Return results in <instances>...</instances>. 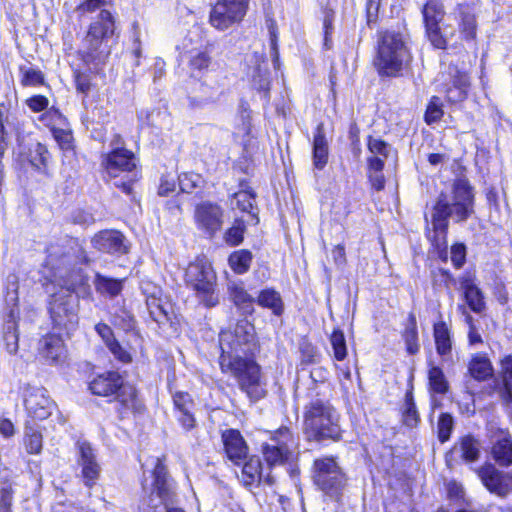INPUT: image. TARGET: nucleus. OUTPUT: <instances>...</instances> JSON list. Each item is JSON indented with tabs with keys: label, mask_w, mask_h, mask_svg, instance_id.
Returning a JSON list of instances; mask_svg holds the SVG:
<instances>
[{
	"label": "nucleus",
	"mask_w": 512,
	"mask_h": 512,
	"mask_svg": "<svg viewBox=\"0 0 512 512\" xmlns=\"http://www.w3.org/2000/svg\"><path fill=\"white\" fill-rule=\"evenodd\" d=\"M228 294L229 299L242 313L252 314L254 312L255 298L248 293L243 282H230Z\"/></svg>",
	"instance_id": "26"
},
{
	"label": "nucleus",
	"mask_w": 512,
	"mask_h": 512,
	"mask_svg": "<svg viewBox=\"0 0 512 512\" xmlns=\"http://www.w3.org/2000/svg\"><path fill=\"white\" fill-rule=\"evenodd\" d=\"M92 246L100 252L122 255L127 253L128 247L125 237L116 230H103L91 239Z\"/></svg>",
	"instance_id": "17"
},
{
	"label": "nucleus",
	"mask_w": 512,
	"mask_h": 512,
	"mask_svg": "<svg viewBox=\"0 0 512 512\" xmlns=\"http://www.w3.org/2000/svg\"><path fill=\"white\" fill-rule=\"evenodd\" d=\"M108 4L107 0H83L75 9L80 16L94 13L96 10L104 9Z\"/></svg>",
	"instance_id": "53"
},
{
	"label": "nucleus",
	"mask_w": 512,
	"mask_h": 512,
	"mask_svg": "<svg viewBox=\"0 0 512 512\" xmlns=\"http://www.w3.org/2000/svg\"><path fill=\"white\" fill-rule=\"evenodd\" d=\"M242 479L246 486L261 482L271 486L275 482L273 476L269 473L266 475L263 473L262 463L259 457L256 456L250 457L249 460L245 462L242 469Z\"/></svg>",
	"instance_id": "23"
},
{
	"label": "nucleus",
	"mask_w": 512,
	"mask_h": 512,
	"mask_svg": "<svg viewBox=\"0 0 512 512\" xmlns=\"http://www.w3.org/2000/svg\"><path fill=\"white\" fill-rule=\"evenodd\" d=\"M466 260V247L464 244H455L451 247V261L455 268H461Z\"/></svg>",
	"instance_id": "57"
},
{
	"label": "nucleus",
	"mask_w": 512,
	"mask_h": 512,
	"mask_svg": "<svg viewBox=\"0 0 512 512\" xmlns=\"http://www.w3.org/2000/svg\"><path fill=\"white\" fill-rule=\"evenodd\" d=\"M219 344L222 372L231 374L252 402L264 398L267 390L260 366L248 358L257 348L254 326L247 320H240L233 328L220 333Z\"/></svg>",
	"instance_id": "1"
},
{
	"label": "nucleus",
	"mask_w": 512,
	"mask_h": 512,
	"mask_svg": "<svg viewBox=\"0 0 512 512\" xmlns=\"http://www.w3.org/2000/svg\"><path fill=\"white\" fill-rule=\"evenodd\" d=\"M461 289L469 308L475 313H482L485 309L484 296L481 289L470 277H464L460 281Z\"/></svg>",
	"instance_id": "28"
},
{
	"label": "nucleus",
	"mask_w": 512,
	"mask_h": 512,
	"mask_svg": "<svg viewBox=\"0 0 512 512\" xmlns=\"http://www.w3.org/2000/svg\"><path fill=\"white\" fill-rule=\"evenodd\" d=\"M12 486L7 481L0 480V512H12Z\"/></svg>",
	"instance_id": "51"
},
{
	"label": "nucleus",
	"mask_w": 512,
	"mask_h": 512,
	"mask_svg": "<svg viewBox=\"0 0 512 512\" xmlns=\"http://www.w3.org/2000/svg\"><path fill=\"white\" fill-rule=\"evenodd\" d=\"M17 318H18V311H16L15 309H11L7 316V319L5 320V323H4L3 337H6L11 334H18Z\"/></svg>",
	"instance_id": "58"
},
{
	"label": "nucleus",
	"mask_w": 512,
	"mask_h": 512,
	"mask_svg": "<svg viewBox=\"0 0 512 512\" xmlns=\"http://www.w3.org/2000/svg\"><path fill=\"white\" fill-rule=\"evenodd\" d=\"M25 102L29 109L35 113L43 112L47 110L49 106L48 98L43 95L32 96Z\"/></svg>",
	"instance_id": "56"
},
{
	"label": "nucleus",
	"mask_w": 512,
	"mask_h": 512,
	"mask_svg": "<svg viewBox=\"0 0 512 512\" xmlns=\"http://www.w3.org/2000/svg\"><path fill=\"white\" fill-rule=\"evenodd\" d=\"M492 455L500 466L512 465V438L508 433L501 432L493 444Z\"/></svg>",
	"instance_id": "29"
},
{
	"label": "nucleus",
	"mask_w": 512,
	"mask_h": 512,
	"mask_svg": "<svg viewBox=\"0 0 512 512\" xmlns=\"http://www.w3.org/2000/svg\"><path fill=\"white\" fill-rule=\"evenodd\" d=\"M116 30L115 17L109 10L102 9L91 21L84 39L89 51L91 53L99 51L114 37Z\"/></svg>",
	"instance_id": "12"
},
{
	"label": "nucleus",
	"mask_w": 512,
	"mask_h": 512,
	"mask_svg": "<svg viewBox=\"0 0 512 512\" xmlns=\"http://www.w3.org/2000/svg\"><path fill=\"white\" fill-rule=\"evenodd\" d=\"M62 119V114L55 108L45 110L39 120L44 122L46 126H54Z\"/></svg>",
	"instance_id": "59"
},
{
	"label": "nucleus",
	"mask_w": 512,
	"mask_h": 512,
	"mask_svg": "<svg viewBox=\"0 0 512 512\" xmlns=\"http://www.w3.org/2000/svg\"><path fill=\"white\" fill-rule=\"evenodd\" d=\"M330 343L333 348L335 359L338 361L344 360L347 355L344 333L341 330H334L330 337Z\"/></svg>",
	"instance_id": "47"
},
{
	"label": "nucleus",
	"mask_w": 512,
	"mask_h": 512,
	"mask_svg": "<svg viewBox=\"0 0 512 512\" xmlns=\"http://www.w3.org/2000/svg\"><path fill=\"white\" fill-rule=\"evenodd\" d=\"M234 198L236 200L237 207L244 211L248 212L253 218L256 219V223L258 222V218L256 214L253 213V204L255 200V195L252 191L242 190L235 193Z\"/></svg>",
	"instance_id": "46"
},
{
	"label": "nucleus",
	"mask_w": 512,
	"mask_h": 512,
	"mask_svg": "<svg viewBox=\"0 0 512 512\" xmlns=\"http://www.w3.org/2000/svg\"><path fill=\"white\" fill-rule=\"evenodd\" d=\"M223 215L224 211L218 204L203 201L194 209V222L198 230L212 237L222 228Z\"/></svg>",
	"instance_id": "15"
},
{
	"label": "nucleus",
	"mask_w": 512,
	"mask_h": 512,
	"mask_svg": "<svg viewBox=\"0 0 512 512\" xmlns=\"http://www.w3.org/2000/svg\"><path fill=\"white\" fill-rule=\"evenodd\" d=\"M123 281L113 278H108L103 275L97 274L95 279V287L101 294L109 295L110 297H116L123 289Z\"/></svg>",
	"instance_id": "37"
},
{
	"label": "nucleus",
	"mask_w": 512,
	"mask_h": 512,
	"mask_svg": "<svg viewBox=\"0 0 512 512\" xmlns=\"http://www.w3.org/2000/svg\"><path fill=\"white\" fill-rule=\"evenodd\" d=\"M421 12L429 41L436 48H445L446 39L442 36L439 27L445 15L442 2L440 0H428L423 5Z\"/></svg>",
	"instance_id": "14"
},
{
	"label": "nucleus",
	"mask_w": 512,
	"mask_h": 512,
	"mask_svg": "<svg viewBox=\"0 0 512 512\" xmlns=\"http://www.w3.org/2000/svg\"><path fill=\"white\" fill-rule=\"evenodd\" d=\"M411 54L400 32L387 30L378 40L374 66L380 76L398 77L409 65Z\"/></svg>",
	"instance_id": "3"
},
{
	"label": "nucleus",
	"mask_w": 512,
	"mask_h": 512,
	"mask_svg": "<svg viewBox=\"0 0 512 512\" xmlns=\"http://www.w3.org/2000/svg\"><path fill=\"white\" fill-rule=\"evenodd\" d=\"M173 403L178 413L192 411L194 407L191 396L185 392H175L173 394Z\"/></svg>",
	"instance_id": "54"
},
{
	"label": "nucleus",
	"mask_w": 512,
	"mask_h": 512,
	"mask_svg": "<svg viewBox=\"0 0 512 512\" xmlns=\"http://www.w3.org/2000/svg\"><path fill=\"white\" fill-rule=\"evenodd\" d=\"M141 291L145 297L147 311L151 319L159 325L171 322L172 305L167 297L163 295L161 287L150 281H143Z\"/></svg>",
	"instance_id": "13"
},
{
	"label": "nucleus",
	"mask_w": 512,
	"mask_h": 512,
	"mask_svg": "<svg viewBox=\"0 0 512 512\" xmlns=\"http://www.w3.org/2000/svg\"><path fill=\"white\" fill-rule=\"evenodd\" d=\"M179 187L185 193H191L195 188L200 187L203 179L197 173H182L178 177Z\"/></svg>",
	"instance_id": "49"
},
{
	"label": "nucleus",
	"mask_w": 512,
	"mask_h": 512,
	"mask_svg": "<svg viewBox=\"0 0 512 512\" xmlns=\"http://www.w3.org/2000/svg\"><path fill=\"white\" fill-rule=\"evenodd\" d=\"M225 452L228 458L235 464L246 459L248 447L239 431L230 429L222 434Z\"/></svg>",
	"instance_id": "21"
},
{
	"label": "nucleus",
	"mask_w": 512,
	"mask_h": 512,
	"mask_svg": "<svg viewBox=\"0 0 512 512\" xmlns=\"http://www.w3.org/2000/svg\"><path fill=\"white\" fill-rule=\"evenodd\" d=\"M252 262V254L248 250H239L232 253L229 257V265L237 274L246 273Z\"/></svg>",
	"instance_id": "39"
},
{
	"label": "nucleus",
	"mask_w": 512,
	"mask_h": 512,
	"mask_svg": "<svg viewBox=\"0 0 512 512\" xmlns=\"http://www.w3.org/2000/svg\"><path fill=\"white\" fill-rule=\"evenodd\" d=\"M79 450V462L80 465L82 466V474L85 479L86 485L91 486L99 476L100 467L96 462L95 454L90 444L81 443L79 446Z\"/></svg>",
	"instance_id": "25"
},
{
	"label": "nucleus",
	"mask_w": 512,
	"mask_h": 512,
	"mask_svg": "<svg viewBox=\"0 0 512 512\" xmlns=\"http://www.w3.org/2000/svg\"><path fill=\"white\" fill-rule=\"evenodd\" d=\"M175 180L168 179V177H162L159 185L158 194L161 196H168L170 193L175 191Z\"/></svg>",
	"instance_id": "63"
},
{
	"label": "nucleus",
	"mask_w": 512,
	"mask_h": 512,
	"mask_svg": "<svg viewBox=\"0 0 512 512\" xmlns=\"http://www.w3.org/2000/svg\"><path fill=\"white\" fill-rule=\"evenodd\" d=\"M39 353L50 363H58L65 357V348L60 336L49 334L39 341Z\"/></svg>",
	"instance_id": "24"
},
{
	"label": "nucleus",
	"mask_w": 512,
	"mask_h": 512,
	"mask_svg": "<svg viewBox=\"0 0 512 512\" xmlns=\"http://www.w3.org/2000/svg\"><path fill=\"white\" fill-rule=\"evenodd\" d=\"M332 257L337 265H344L346 263L345 248L343 245H337L332 250Z\"/></svg>",
	"instance_id": "64"
},
{
	"label": "nucleus",
	"mask_w": 512,
	"mask_h": 512,
	"mask_svg": "<svg viewBox=\"0 0 512 512\" xmlns=\"http://www.w3.org/2000/svg\"><path fill=\"white\" fill-rule=\"evenodd\" d=\"M455 451L459 450L461 453V457L466 462H474L480 456V444L478 440H476L471 435L464 436L460 442L459 446H455Z\"/></svg>",
	"instance_id": "36"
},
{
	"label": "nucleus",
	"mask_w": 512,
	"mask_h": 512,
	"mask_svg": "<svg viewBox=\"0 0 512 512\" xmlns=\"http://www.w3.org/2000/svg\"><path fill=\"white\" fill-rule=\"evenodd\" d=\"M89 389L94 395L108 397L117 401L121 408L120 414L135 408L136 390L130 384L124 383L116 372H108L95 377L89 383Z\"/></svg>",
	"instance_id": "8"
},
{
	"label": "nucleus",
	"mask_w": 512,
	"mask_h": 512,
	"mask_svg": "<svg viewBox=\"0 0 512 512\" xmlns=\"http://www.w3.org/2000/svg\"><path fill=\"white\" fill-rule=\"evenodd\" d=\"M19 71L21 75L20 82L23 86L36 87L44 84V75L39 69L21 66Z\"/></svg>",
	"instance_id": "42"
},
{
	"label": "nucleus",
	"mask_w": 512,
	"mask_h": 512,
	"mask_svg": "<svg viewBox=\"0 0 512 512\" xmlns=\"http://www.w3.org/2000/svg\"><path fill=\"white\" fill-rule=\"evenodd\" d=\"M135 166L134 154L123 148H114L105 158V168L114 177L119 171H132Z\"/></svg>",
	"instance_id": "20"
},
{
	"label": "nucleus",
	"mask_w": 512,
	"mask_h": 512,
	"mask_svg": "<svg viewBox=\"0 0 512 512\" xmlns=\"http://www.w3.org/2000/svg\"><path fill=\"white\" fill-rule=\"evenodd\" d=\"M473 206V189L465 178H457L449 194H440L432 213V231L427 234L437 248L446 244L448 218L456 222L466 221L474 212Z\"/></svg>",
	"instance_id": "2"
},
{
	"label": "nucleus",
	"mask_w": 512,
	"mask_h": 512,
	"mask_svg": "<svg viewBox=\"0 0 512 512\" xmlns=\"http://www.w3.org/2000/svg\"><path fill=\"white\" fill-rule=\"evenodd\" d=\"M442 116L443 110L441 100L439 97L433 96L426 109L425 121L427 124H432L439 121Z\"/></svg>",
	"instance_id": "50"
},
{
	"label": "nucleus",
	"mask_w": 512,
	"mask_h": 512,
	"mask_svg": "<svg viewBox=\"0 0 512 512\" xmlns=\"http://www.w3.org/2000/svg\"><path fill=\"white\" fill-rule=\"evenodd\" d=\"M501 373L503 382L502 396L506 402H512V355L506 356L501 361Z\"/></svg>",
	"instance_id": "41"
},
{
	"label": "nucleus",
	"mask_w": 512,
	"mask_h": 512,
	"mask_svg": "<svg viewBox=\"0 0 512 512\" xmlns=\"http://www.w3.org/2000/svg\"><path fill=\"white\" fill-rule=\"evenodd\" d=\"M461 33L466 39H473L476 35V21L473 14L462 13L460 23Z\"/></svg>",
	"instance_id": "52"
},
{
	"label": "nucleus",
	"mask_w": 512,
	"mask_h": 512,
	"mask_svg": "<svg viewBox=\"0 0 512 512\" xmlns=\"http://www.w3.org/2000/svg\"><path fill=\"white\" fill-rule=\"evenodd\" d=\"M59 290L50 294L48 311L54 327L67 332L78 324V297L73 294L74 285L68 281L58 283Z\"/></svg>",
	"instance_id": "5"
},
{
	"label": "nucleus",
	"mask_w": 512,
	"mask_h": 512,
	"mask_svg": "<svg viewBox=\"0 0 512 512\" xmlns=\"http://www.w3.org/2000/svg\"><path fill=\"white\" fill-rule=\"evenodd\" d=\"M185 279L206 307H214L219 303L217 276L206 258H197L190 263L186 269Z\"/></svg>",
	"instance_id": "6"
},
{
	"label": "nucleus",
	"mask_w": 512,
	"mask_h": 512,
	"mask_svg": "<svg viewBox=\"0 0 512 512\" xmlns=\"http://www.w3.org/2000/svg\"><path fill=\"white\" fill-rule=\"evenodd\" d=\"M95 330L107 346L115 341L113 331L107 324L99 323L95 326Z\"/></svg>",
	"instance_id": "60"
},
{
	"label": "nucleus",
	"mask_w": 512,
	"mask_h": 512,
	"mask_svg": "<svg viewBox=\"0 0 512 512\" xmlns=\"http://www.w3.org/2000/svg\"><path fill=\"white\" fill-rule=\"evenodd\" d=\"M428 386L433 394L444 395L449 391V382L439 366L434 363L429 364L428 369Z\"/></svg>",
	"instance_id": "33"
},
{
	"label": "nucleus",
	"mask_w": 512,
	"mask_h": 512,
	"mask_svg": "<svg viewBox=\"0 0 512 512\" xmlns=\"http://www.w3.org/2000/svg\"><path fill=\"white\" fill-rule=\"evenodd\" d=\"M305 429L315 440L340 437V426L336 411L327 402L315 400L310 403L305 412Z\"/></svg>",
	"instance_id": "7"
},
{
	"label": "nucleus",
	"mask_w": 512,
	"mask_h": 512,
	"mask_svg": "<svg viewBox=\"0 0 512 512\" xmlns=\"http://www.w3.org/2000/svg\"><path fill=\"white\" fill-rule=\"evenodd\" d=\"M211 62L210 56L205 51L192 52L189 58V67L193 76L205 71Z\"/></svg>",
	"instance_id": "43"
},
{
	"label": "nucleus",
	"mask_w": 512,
	"mask_h": 512,
	"mask_svg": "<svg viewBox=\"0 0 512 512\" xmlns=\"http://www.w3.org/2000/svg\"><path fill=\"white\" fill-rule=\"evenodd\" d=\"M468 370L470 375L478 381H485L493 375V366L489 358L482 353L473 355Z\"/></svg>",
	"instance_id": "31"
},
{
	"label": "nucleus",
	"mask_w": 512,
	"mask_h": 512,
	"mask_svg": "<svg viewBox=\"0 0 512 512\" xmlns=\"http://www.w3.org/2000/svg\"><path fill=\"white\" fill-rule=\"evenodd\" d=\"M177 419L185 430H191L196 425V420L192 411L180 412Z\"/></svg>",
	"instance_id": "62"
},
{
	"label": "nucleus",
	"mask_w": 512,
	"mask_h": 512,
	"mask_svg": "<svg viewBox=\"0 0 512 512\" xmlns=\"http://www.w3.org/2000/svg\"><path fill=\"white\" fill-rule=\"evenodd\" d=\"M244 229L245 227L243 222L236 221L225 233L226 242L233 246L239 245L243 240Z\"/></svg>",
	"instance_id": "55"
},
{
	"label": "nucleus",
	"mask_w": 512,
	"mask_h": 512,
	"mask_svg": "<svg viewBox=\"0 0 512 512\" xmlns=\"http://www.w3.org/2000/svg\"><path fill=\"white\" fill-rule=\"evenodd\" d=\"M239 115L241 118V125L238 126L237 131L235 132V135L237 137H242V143L245 149L248 148L251 141V124H250V118H251V110L249 107V104L245 101H241L239 104Z\"/></svg>",
	"instance_id": "34"
},
{
	"label": "nucleus",
	"mask_w": 512,
	"mask_h": 512,
	"mask_svg": "<svg viewBox=\"0 0 512 512\" xmlns=\"http://www.w3.org/2000/svg\"><path fill=\"white\" fill-rule=\"evenodd\" d=\"M368 179L372 188L381 191L385 187V178L382 174L384 168L382 158H368Z\"/></svg>",
	"instance_id": "35"
},
{
	"label": "nucleus",
	"mask_w": 512,
	"mask_h": 512,
	"mask_svg": "<svg viewBox=\"0 0 512 512\" xmlns=\"http://www.w3.org/2000/svg\"><path fill=\"white\" fill-rule=\"evenodd\" d=\"M433 337L437 354L443 364H453V342L451 331L444 321L434 324Z\"/></svg>",
	"instance_id": "19"
},
{
	"label": "nucleus",
	"mask_w": 512,
	"mask_h": 512,
	"mask_svg": "<svg viewBox=\"0 0 512 512\" xmlns=\"http://www.w3.org/2000/svg\"><path fill=\"white\" fill-rule=\"evenodd\" d=\"M50 160V153L41 143L33 145L29 151V161L37 170L45 172Z\"/></svg>",
	"instance_id": "38"
},
{
	"label": "nucleus",
	"mask_w": 512,
	"mask_h": 512,
	"mask_svg": "<svg viewBox=\"0 0 512 512\" xmlns=\"http://www.w3.org/2000/svg\"><path fill=\"white\" fill-rule=\"evenodd\" d=\"M295 447L296 442L290 429L281 427L272 434L269 442L263 444L262 453L268 466L272 467L288 462Z\"/></svg>",
	"instance_id": "10"
},
{
	"label": "nucleus",
	"mask_w": 512,
	"mask_h": 512,
	"mask_svg": "<svg viewBox=\"0 0 512 512\" xmlns=\"http://www.w3.org/2000/svg\"><path fill=\"white\" fill-rule=\"evenodd\" d=\"M249 0H218L210 12V24L224 31L240 23L248 10Z\"/></svg>",
	"instance_id": "11"
},
{
	"label": "nucleus",
	"mask_w": 512,
	"mask_h": 512,
	"mask_svg": "<svg viewBox=\"0 0 512 512\" xmlns=\"http://www.w3.org/2000/svg\"><path fill=\"white\" fill-rule=\"evenodd\" d=\"M449 74L452 77L453 86L446 90L447 100L453 103L460 102L466 98L469 77L466 73L451 66L449 67Z\"/></svg>",
	"instance_id": "27"
},
{
	"label": "nucleus",
	"mask_w": 512,
	"mask_h": 512,
	"mask_svg": "<svg viewBox=\"0 0 512 512\" xmlns=\"http://www.w3.org/2000/svg\"><path fill=\"white\" fill-rule=\"evenodd\" d=\"M328 142L323 133L322 126L317 127L313 139V165L316 169L322 170L328 162Z\"/></svg>",
	"instance_id": "30"
},
{
	"label": "nucleus",
	"mask_w": 512,
	"mask_h": 512,
	"mask_svg": "<svg viewBox=\"0 0 512 512\" xmlns=\"http://www.w3.org/2000/svg\"><path fill=\"white\" fill-rule=\"evenodd\" d=\"M454 428V419L449 413H441L437 423V434L440 442L449 440Z\"/></svg>",
	"instance_id": "45"
},
{
	"label": "nucleus",
	"mask_w": 512,
	"mask_h": 512,
	"mask_svg": "<svg viewBox=\"0 0 512 512\" xmlns=\"http://www.w3.org/2000/svg\"><path fill=\"white\" fill-rule=\"evenodd\" d=\"M24 445L30 454H39L42 450V435L32 427L25 430Z\"/></svg>",
	"instance_id": "44"
},
{
	"label": "nucleus",
	"mask_w": 512,
	"mask_h": 512,
	"mask_svg": "<svg viewBox=\"0 0 512 512\" xmlns=\"http://www.w3.org/2000/svg\"><path fill=\"white\" fill-rule=\"evenodd\" d=\"M109 350L113 353V355L123 363H128L131 361V356L128 352H126L121 345L115 340L108 346Z\"/></svg>",
	"instance_id": "61"
},
{
	"label": "nucleus",
	"mask_w": 512,
	"mask_h": 512,
	"mask_svg": "<svg viewBox=\"0 0 512 512\" xmlns=\"http://www.w3.org/2000/svg\"><path fill=\"white\" fill-rule=\"evenodd\" d=\"M479 477L487 489L497 495H504L508 491L507 477L491 464H487L479 470Z\"/></svg>",
	"instance_id": "22"
},
{
	"label": "nucleus",
	"mask_w": 512,
	"mask_h": 512,
	"mask_svg": "<svg viewBox=\"0 0 512 512\" xmlns=\"http://www.w3.org/2000/svg\"><path fill=\"white\" fill-rule=\"evenodd\" d=\"M79 250L77 241L63 236L52 240L46 248V258L43 263V276L51 283L64 282L70 266ZM55 285H53L54 287Z\"/></svg>",
	"instance_id": "4"
},
{
	"label": "nucleus",
	"mask_w": 512,
	"mask_h": 512,
	"mask_svg": "<svg viewBox=\"0 0 512 512\" xmlns=\"http://www.w3.org/2000/svg\"><path fill=\"white\" fill-rule=\"evenodd\" d=\"M154 476V491L157 493L161 502L165 505V508L169 506V502L173 501L175 496V486L173 480L169 477L166 467L163 465L160 459L157 458L156 465L153 471Z\"/></svg>",
	"instance_id": "18"
},
{
	"label": "nucleus",
	"mask_w": 512,
	"mask_h": 512,
	"mask_svg": "<svg viewBox=\"0 0 512 512\" xmlns=\"http://www.w3.org/2000/svg\"><path fill=\"white\" fill-rule=\"evenodd\" d=\"M255 302L263 308L270 309L276 316L282 315L284 311V304L280 293L272 288L260 291Z\"/></svg>",
	"instance_id": "32"
},
{
	"label": "nucleus",
	"mask_w": 512,
	"mask_h": 512,
	"mask_svg": "<svg viewBox=\"0 0 512 512\" xmlns=\"http://www.w3.org/2000/svg\"><path fill=\"white\" fill-rule=\"evenodd\" d=\"M24 405L27 412L39 420L48 418L55 407L44 388L31 386L24 391Z\"/></svg>",
	"instance_id": "16"
},
{
	"label": "nucleus",
	"mask_w": 512,
	"mask_h": 512,
	"mask_svg": "<svg viewBox=\"0 0 512 512\" xmlns=\"http://www.w3.org/2000/svg\"><path fill=\"white\" fill-rule=\"evenodd\" d=\"M402 421L409 428L416 427L420 422V416L414 403L412 392H407L405 395Z\"/></svg>",
	"instance_id": "40"
},
{
	"label": "nucleus",
	"mask_w": 512,
	"mask_h": 512,
	"mask_svg": "<svg viewBox=\"0 0 512 512\" xmlns=\"http://www.w3.org/2000/svg\"><path fill=\"white\" fill-rule=\"evenodd\" d=\"M313 479L330 496H337L346 483L345 474L333 457H322L314 461Z\"/></svg>",
	"instance_id": "9"
},
{
	"label": "nucleus",
	"mask_w": 512,
	"mask_h": 512,
	"mask_svg": "<svg viewBox=\"0 0 512 512\" xmlns=\"http://www.w3.org/2000/svg\"><path fill=\"white\" fill-rule=\"evenodd\" d=\"M368 149L370 152V156L368 158H382L383 164L385 163L390 151V147L386 142L372 137L369 138Z\"/></svg>",
	"instance_id": "48"
}]
</instances>
